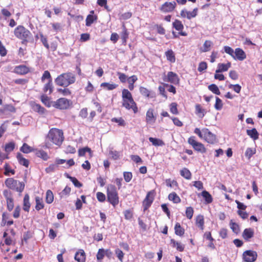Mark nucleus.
Instances as JSON below:
<instances>
[{
  "label": "nucleus",
  "mask_w": 262,
  "mask_h": 262,
  "mask_svg": "<svg viewBox=\"0 0 262 262\" xmlns=\"http://www.w3.org/2000/svg\"><path fill=\"white\" fill-rule=\"evenodd\" d=\"M70 101L68 99L61 98L52 102V106L60 110H65L69 107Z\"/></svg>",
  "instance_id": "obj_7"
},
{
  "label": "nucleus",
  "mask_w": 262,
  "mask_h": 262,
  "mask_svg": "<svg viewBox=\"0 0 262 262\" xmlns=\"http://www.w3.org/2000/svg\"><path fill=\"white\" fill-rule=\"evenodd\" d=\"M195 222L197 226L203 230L204 229V216L201 214L198 215L196 217Z\"/></svg>",
  "instance_id": "obj_24"
},
{
  "label": "nucleus",
  "mask_w": 262,
  "mask_h": 262,
  "mask_svg": "<svg viewBox=\"0 0 262 262\" xmlns=\"http://www.w3.org/2000/svg\"><path fill=\"white\" fill-rule=\"evenodd\" d=\"M174 232L176 235L181 236L184 234L185 231L180 223H177L174 226Z\"/></svg>",
  "instance_id": "obj_26"
},
{
  "label": "nucleus",
  "mask_w": 262,
  "mask_h": 262,
  "mask_svg": "<svg viewBox=\"0 0 262 262\" xmlns=\"http://www.w3.org/2000/svg\"><path fill=\"white\" fill-rule=\"evenodd\" d=\"M170 243L172 247L176 248L178 251L182 252L184 250V246L180 243L176 241L174 239L170 240Z\"/></svg>",
  "instance_id": "obj_23"
},
{
  "label": "nucleus",
  "mask_w": 262,
  "mask_h": 262,
  "mask_svg": "<svg viewBox=\"0 0 262 262\" xmlns=\"http://www.w3.org/2000/svg\"><path fill=\"white\" fill-rule=\"evenodd\" d=\"M153 192H149L143 202V204L145 206L144 208V211L150 205L153 201Z\"/></svg>",
  "instance_id": "obj_18"
},
{
  "label": "nucleus",
  "mask_w": 262,
  "mask_h": 262,
  "mask_svg": "<svg viewBox=\"0 0 262 262\" xmlns=\"http://www.w3.org/2000/svg\"><path fill=\"white\" fill-rule=\"evenodd\" d=\"M74 259L77 262H85L86 254L83 249H79L75 254Z\"/></svg>",
  "instance_id": "obj_14"
},
{
  "label": "nucleus",
  "mask_w": 262,
  "mask_h": 262,
  "mask_svg": "<svg viewBox=\"0 0 262 262\" xmlns=\"http://www.w3.org/2000/svg\"><path fill=\"white\" fill-rule=\"evenodd\" d=\"M168 199L174 203H178L181 201L179 196L175 192L170 193L168 195Z\"/></svg>",
  "instance_id": "obj_35"
},
{
  "label": "nucleus",
  "mask_w": 262,
  "mask_h": 262,
  "mask_svg": "<svg viewBox=\"0 0 262 262\" xmlns=\"http://www.w3.org/2000/svg\"><path fill=\"white\" fill-rule=\"evenodd\" d=\"M105 256L104 249L103 248L99 249L96 255L97 259L101 260Z\"/></svg>",
  "instance_id": "obj_48"
},
{
  "label": "nucleus",
  "mask_w": 262,
  "mask_h": 262,
  "mask_svg": "<svg viewBox=\"0 0 262 262\" xmlns=\"http://www.w3.org/2000/svg\"><path fill=\"white\" fill-rule=\"evenodd\" d=\"M181 175L187 180L191 178V173L190 171L187 168H184L180 171Z\"/></svg>",
  "instance_id": "obj_34"
},
{
  "label": "nucleus",
  "mask_w": 262,
  "mask_h": 262,
  "mask_svg": "<svg viewBox=\"0 0 262 262\" xmlns=\"http://www.w3.org/2000/svg\"><path fill=\"white\" fill-rule=\"evenodd\" d=\"M17 158L19 161V163L20 164H21L27 167H28V165H29L28 160L26 159L25 158H24L21 154H20V153L17 154Z\"/></svg>",
  "instance_id": "obj_30"
},
{
  "label": "nucleus",
  "mask_w": 262,
  "mask_h": 262,
  "mask_svg": "<svg viewBox=\"0 0 262 262\" xmlns=\"http://www.w3.org/2000/svg\"><path fill=\"white\" fill-rule=\"evenodd\" d=\"M124 178L126 182H129L132 178V173L130 172H124Z\"/></svg>",
  "instance_id": "obj_64"
},
{
  "label": "nucleus",
  "mask_w": 262,
  "mask_h": 262,
  "mask_svg": "<svg viewBox=\"0 0 262 262\" xmlns=\"http://www.w3.org/2000/svg\"><path fill=\"white\" fill-rule=\"evenodd\" d=\"M194 133L209 143L214 144L216 142V135L211 133L208 128H204L200 130V128H196Z\"/></svg>",
  "instance_id": "obj_2"
},
{
  "label": "nucleus",
  "mask_w": 262,
  "mask_h": 262,
  "mask_svg": "<svg viewBox=\"0 0 262 262\" xmlns=\"http://www.w3.org/2000/svg\"><path fill=\"white\" fill-rule=\"evenodd\" d=\"M204 236L205 238L209 240V244L208 245V247L212 249H215V247L213 243V242L214 241V238L211 236V233L210 232H206L204 234Z\"/></svg>",
  "instance_id": "obj_20"
},
{
  "label": "nucleus",
  "mask_w": 262,
  "mask_h": 262,
  "mask_svg": "<svg viewBox=\"0 0 262 262\" xmlns=\"http://www.w3.org/2000/svg\"><path fill=\"white\" fill-rule=\"evenodd\" d=\"M228 230L227 229L225 228H222L220 230L219 232V235L221 237H222L223 239H225L227 237V234Z\"/></svg>",
  "instance_id": "obj_61"
},
{
  "label": "nucleus",
  "mask_w": 262,
  "mask_h": 262,
  "mask_svg": "<svg viewBox=\"0 0 262 262\" xmlns=\"http://www.w3.org/2000/svg\"><path fill=\"white\" fill-rule=\"evenodd\" d=\"M41 102L47 107H50L52 105V102L50 100V98L46 95H42L41 96Z\"/></svg>",
  "instance_id": "obj_36"
},
{
  "label": "nucleus",
  "mask_w": 262,
  "mask_h": 262,
  "mask_svg": "<svg viewBox=\"0 0 262 262\" xmlns=\"http://www.w3.org/2000/svg\"><path fill=\"white\" fill-rule=\"evenodd\" d=\"M75 81V77L71 73H66L59 75L55 80L56 84L60 86H68Z\"/></svg>",
  "instance_id": "obj_3"
},
{
  "label": "nucleus",
  "mask_w": 262,
  "mask_h": 262,
  "mask_svg": "<svg viewBox=\"0 0 262 262\" xmlns=\"http://www.w3.org/2000/svg\"><path fill=\"white\" fill-rule=\"evenodd\" d=\"M247 134L253 140H256L258 138V133L255 128L252 129H247Z\"/></svg>",
  "instance_id": "obj_27"
},
{
  "label": "nucleus",
  "mask_w": 262,
  "mask_h": 262,
  "mask_svg": "<svg viewBox=\"0 0 262 262\" xmlns=\"http://www.w3.org/2000/svg\"><path fill=\"white\" fill-rule=\"evenodd\" d=\"M107 200L114 206L119 203V197L115 187L111 185L108 186L107 190Z\"/></svg>",
  "instance_id": "obj_5"
},
{
  "label": "nucleus",
  "mask_w": 262,
  "mask_h": 262,
  "mask_svg": "<svg viewBox=\"0 0 262 262\" xmlns=\"http://www.w3.org/2000/svg\"><path fill=\"white\" fill-rule=\"evenodd\" d=\"M100 86L107 90H113L117 88V84L115 83H110L107 82L102 83Z\"/></svg>",
  "instance_id": "obj_33"
},
{
  "label": "nucleus",
  "mask_w": 262,
  "mask_h": 262,
  "mask_svg": "<svg viewBox=\"0 0 262 262\" xmlns=\"http://www.w3.org/2000/svg\"><path fill=\"white\" fill-rule=\"evenodd\" d=\"M164 80L176 84L179 83V79L176 73L172 72H169L167 73V77H165Z\"/></svg>",
  "instance_id": "obj_13"
},
{
  "label": "nucleus",
  "mask_w": 262,
  "mask_h": 262,
  "mask_svg": "<svg viewBox=\"0 0 262 262\" xmlns=\"http://www.w3.org/2000/svg\"><path fill=\"white\" fill-rule=\"evenodd\" d=\"M140 92L143 96L146 97H150V92L146 88L142 86L140 87Z\"/></svg>",
  "instance_id": "obj_55"
},
{
  "label": "nucleus",
  "mask_w": 262,
  "mask_h": 262,
  "mask_svg": "<svg viewBox=\"0 0 262 262\" xmlns=\"http://www.w3.org/2000/svg\"><path fill=\"white\" fill-rule=\"evenodd\" d=\"M176 7L175 2H167L162 5L160 10L164 12H172Z\"/></svg>",
  "instance_id": "obj_11"
},
{
  "label": "nucleus",
  "mask_w": 262,
  "mask_h": 262,
  "mask_svg": "<svg viewBox=\"0 0 262 262\" xmlns=\"http://www.w3.org/2000/svg\"><path fill=\"white\" fill-rule=\"evenodd\" d=\"M23 209L26 212H29L30 207V203L29 202V195L28 194L25 195L23 201Z\"/></svg>",
  "instance_id": "obj_21"
},
{
  "label": "nucleus",
  "mask_w": 262,
  "mask_h": 262,
  "mask_svg": "<svg viewBox=\"0 0 262 262\" xmlns=\"http://www.w3.org/2000/svg\"><path fill=\"white\" fill-rule=\"evenodd\" d=\"M254 230L252 228L245 229L242 234L243 238L246 241H249L250 239L254 236Z\"/></svg>",
  "instance_id": "obj_16"
},
{
  "label": "nucleus",
  "mask_w": 262,
  "mask_h": 262,
  "mask_svg": "<svg viewBox=\"0 0 262 262\" xmlns=\"http://www.w3.org/2000/svg\"><path fill=\"white\" fill-rule=\"evenodd\" d=\"M110 155L114 160L118 159L120 157V152L116 150H111L110 151Z\"/></svg>",
  "instance_id": "obj_59"
},
{
  "label": "nucleus",
  "mask_w": 262,
  "mask_h": 262,
  "mask_svg": "<svg viewBox=\"0 0 262 262\" xmlns=\"http://www.w3.org/2000/svg\"><path fill=\"white\" fill-rule=\"evenodd\" d=\"M115 253H116L117 257L118 258V259L121 261H122L123 257H124V255L123 251L119 249H117L115 250Z\"/></svg>",
  "instance_id": "obj_57"
},
{
  "label": "nucleus",
  "mask_w": 262,
  "mask_h": 262,
  "mask_svg": "<svg viewBox=\"0 0 262 262\" xmlns=\"http://www.w3.org/2000/svg\"><path fill=\"white\" fill-rule=\"evenodd\" d=\"M166 184L167 186L170 187H177L178 186V183L177 182L174 180H171V179H167L165 181Z\"/></svg>",
  "instance_id": "obj_52"
},
{
  "label": "nucleus",
  "mask_w": 262,
  "mask_h": 262,
  "mask_svg": "<svg viewBox=\"0 0 262 262\" xmlns=\"http://www.w3.org/2000/svg\"><path fill=\"white\" fill-rule=\"evenodd\" d=\"M8 214H3V220H2V223L4 224V225L7 224L8 226H10L13 224V221L12 220H8L7 216Z\"/></svg>",
  "instance_id": "obj_49"
},
{
  "label": "nucleus",
  "mask_w": 262,
  "mask_h": 262,
  "mask_svg": "<svg viewBox=\"0 0 262 262\" xmlns=\"http://www.w3.org/2000/svg\"><path fill=\"white\" fill-rule=\"evenodd\" d=\"M35 209L36 210L38 211L40 209H42L44 207V204L43 200L39 196H36L35 198Z\"/></svg>",
  "instance_id": "obj_28"
},
{
  "label": "nucleus",
  "mask_w": 262,
  "mask_h": 262,
  "mask_svg": "<svg viewBox=\"0 0 262 262\" xmlns=\"http://www.w3.org/2000/svg\"><path fill=\"white\" fill-rule=\"evenodd\" d=\"M123 106L128 110L132 109L135 113L138 111V108L133 98L123 100Z\"/></svg>",
  "instance_id": "obj_10"
},
{
  "label": "nucleus",
  "mask_w": 262,
  "mask_h": 262,
  "mask_svg": "<svg viewBox=\"0 0 262 262\" xmlns=\"http://www.w3.org/2000/svg\"><path fill=\"white\" fill-rule=\"evenodd\" d=\"M257 257L256 252L252 250H246L243 253V259L246 262H254Z\"/></svg>",
  "instance_id": "obj_9"
},
{
  "label": "nucleus",
  "mask_w": 262,
  "mask_h": 262,
  "mask_svg": "<svg viewBox=\"0 0 262 262\" xmlns=\"http://www.w3.org/2000/svg\"><path fill=\"white\" fill-rule=\"evenodd\" d=\"M112 122L117 123L120 126H124L125 124L124 120L122 118H113L112 119Z\"/></svg>",
  "instance_id": "obj_56"
},
{
  "label": "nucleus",
  "mask_w": 262,
  "mask_h": 262,
  "mask_svg": "<svg viewBox=\"0 0 262 262\" xmlns=\"http://www.w3.org/2000/svg\"><path fill=\"white\" fill-rule=\"evenodd\" d=\"M57 91L63 96H68L71 94V92L68 89H58Z\"/></svg>",
  "instance_id": "obj_63"
},
{
  "label": "nucleus",
  "mask_w": 262,
  "mask_h": 262,
  "mask_svg": "<svg viewBox=\"0 0 262 262\" xmlns=\"http://www.w3.org/2000/svg\"><path fill=\"white\" fill-rule=\"evenodd\" d=\"M208 89L211 91L212 93L216 95L220 94V91L219 88L214 84H212L208 86Z\"/></svg>",
  "instance_id": "obj_45"
},
{
  "label": "nucleus",
  "mask_w": 262,
  "mask_h": 262,
  "mask_svg": "<svg viewBox=\"0 0 262 262\" xmlns=\"http://www.w3.org/2000/svg\"><path fill=\"white\" fill-rule=\"evenodd\" d=\"M20 150L24 153L28 154L32 151V148L27 144L24 143L21 147Z\"/></svg>",
  "instance_id": "obj_47"
},
{
  "label": "nucleus",
  "mask_w": 262,
  "mask_h": 262,
  "mask_svg": "<svg viewBox=\"0 0 262 262\" xmlns=\"http://www.w3.org/2000/svg\"><path fill=\"white\" fill-rule=\"evenodd\" d=\"M64 137L62 130L56 128L51 129L46 139V146L49 148L52 144L60 146L63 141Z\"/></svg>",
  "instance_id": "obj_1"
},
{
  "label": "nucleus",
  "mask_w": 262,
  "mask_h": 262,
  "mask_svg": "<svg viewBox=\"0 0 262 262\" xmlns=\"http://www.w3.org/2000/svg\"><path fill=\"white\" fill-rule=\"evenodd\" d=\"M14 71L16 73L19 74H25L29 72V69L25 66L21 65L16 67L14 69Z\"/></svg>",
  "instance_id": "obj_22"
},
{
  "label": "nucleus",
  "mask_w": 262,
  "mask_h": 262,
  "mask_svg": "<svg viewBox=\"0 0 262 262\" xmlns=\"http://www.w3.org/2000/svg\"><path fill=\"white\" fill-rule=\"evenodd\" d=\"M224 50L225 52L227 53L230 55L232 58L234 59H235V57L234 56V52L231 47L229 46H225L224 47Z\"/></svg>",
  "instance_id": "obj_51"
},
{
  "label": "nucleus",
  "mask_w": 262,
  "mask_h": 262,
  "mask_svg": "<svg viewBox=\"0 0 262 262\" xmlns=\"http://www.w3.org/2000/svg\"><path fill=\"white\" fill-rule=\"evenodd\" d=\"M214 107L216 110H220L223 107L222 101L219 97H216V102L214 105Z\"/></svg>",
  "instance_id": "obj_53"
},
{
  "label": "nucleus",
  "mask_w": 262,
  "mask_h": 262,
  "mask_svg": "<svg viewBox=\"0 0 262 262\" xmlns=\"http://www.w3.org/2000/svg\"><path fill=\"white\" fill-rule=\"evenodd\" d=\"M57 167V165L54 164H50L45 169L47 173H51L55 171L56 168Z\"/></svg>",
  "instance_id": "obj_58"
},
{
  "label": "nucleus",
  "mask_w": 262,
  "mask_h": 262,
  "mask_svg": "<svg viewBox=\"0 0 262 262\" xmlns=\"http://www.w3.org/2000/svg\"><path fill=\"white\" fill-rule=\"evenodd\" d=\"M154 110L149 108L146 112V121L147 123L153 124L155 122L156 117L154 115Z\"/></svg>",
  "instance_id": "obj_15"
},
{
  "label": "nucleus",
  "mask_w": 262,
  "mask_h": 262,
  "mask_svg": "<svg viewBox=\"0 0 262 262\" xmlns=\"http://www.w3.org/2000/svg\"><path fill=\"white\" fill-rule=\"evenodd\" d=\"M36 155L38 157L41 158L44 160H47L49 158L47 153L42 150L37 151Z\"/></svg>",
  "instance_id": "obj_41"
},
{
  "label": "nucleus",
  "mask_w": 262,
  "mask_h": 262,
  "mask_svg": "<svg viewBox=\"0 0 262 262\" xmlns=\"http://www.w3.org/2000/svg\"><path fill=\"white\" fill-rule=\"evenodd\" d=\"M167 59L171 62H174L176 58L173 52L171 50H168L165 53Z\"/></svg>",
  "instance_id": "obj_31"
},
{
  "label": "nucleus",
  "mask_w": 262,
  "mask_h": 262,
  "mask_svg": "<svg viewBox=\"0 0 262 262\" xmlns=\"http://www.w3.org/2000/svg\"><path fill=\"white\" fill-rule=\"evenodd\" d=\"M212 44L210 40H206L201 49V51L203 52L209 51Z\"/></svg>",
  "instance_id": "obj_32"
},
{
  "label": "nucleus",
  "mask_w": 262,
  "mask_h": 262,
  "mask_svg": "<svg viewBox=\"0 0 262 262\" xmlns=\"http://www.w3.org/2000/svg\"><path fill=\"white\" fill-rule=\"evenodd\" d=\"M5 184L10 189L15 190L19 192H21L25 187V184L23 183L15 180L13 178L6 179Z\"/></svg>",
  "instance_id": "obj_6"
},
{
  "label": "nucleus",
  "mask_w": 262,
  "mask_h": 262,
  "mask_svg": "<svg viewBox=\"0 0 262 262\" xmlns=\"http://www.w3.org/2000/svg\"><path fill=\"white\" fill-rule=\"evenodd\" d=\"M54 200V195L53 192L50 190H48L46 192V201L47 203H51Z\"/></svg>",
  "instance_id": "obj_37"
},
{
  "label": "nucleus",
  "mask_w": 262,
  "mask_h": 262,
  "mask_svg": "<svg viewBox=\"0 0 262 262\" xmlns=\"http://www.w3.org/2000/svg\"><path fill=\"white\" fill-rule=\"evenodd\" d=\"M256 150L253 148H248L245 152V156L248 159H250L252 155L255 153Z\"/></svg>",
  "instance_id": "obj_50"
},
{
  "label": "nucleus",
  "mask_w": 262,
  "mask_h": 262,
  "mask_svg": "<svg viewBox=\"0 0 262 262\" xmlns=\"http://www.w3.org/2000/svg\"><path fill=\"white\" fill-rule=\"evenodd\" d=\"M188 142L192 145L193 148L196 151L204 153L206 150L204 145L201 143L198 142L195 140L194 137H191L188 139Z\"/></svg>",
  "instance_id": "obj_8"
},
{
  "label": "nucleus",
  "mask_w": 262,
  "mask_h": 262,
  "mask_svg": "<svg viewBox=\"0 0 262 262\" xmlns=\"http://www.w3.org/2000/svg\"><path fill=\"white\" fill-rule=\"evenodd\" d=\"M149 140L155 146H162L165 144L164 142L160 139L150 137L149 138Z\"/></svg>",
  "instance_id": "obj_25"
},
{
  "label": "nucleus",
  "mask_w": 262,
  "mask_h": 262,
  "mask_svg": "<svg viewBox=\"0 0 262 262\" xmlns=\"http://www.w3.org/2000/svg\"><path fill=\"white\" fill-rule=\"evenodd\" d=\"M202 195L205 199V201L208 203H211L212 201L211 195L207 191H203L202 192Z\"/></svg>",
  "instance_id": "obj_42"
},
{
  "label": "nucleus",
  "mask_w": 262,
  "mask_h": 262,
  "mask_svg": "<svg viewBox=\"0 0 262 262\" xmlns=\"http://www.w3.org/2000/svg\"><path fill=\"white\" fill-rule=\"evenodd\" d=\"M33 109L40 114H43L45 112V108L38 104H34L33 106Z\"/></svg>",
  "instance_id": "obj_54"
},
{
  "label": "nucleus",
  "mask_w": 262,
  "mask_h": 262,
  "mask_svg": "<svg viewBox=\"0 0 262 262\" xmlns=\"http://www.w3.org/2000/svg\"><path fill=\"white\" fill-rule=\"evenodd\" d=\"M97 19V17L92 14H89L86 18V26H90Z\"/></svg>",
  "instance_id": "obj_39"
},
{
  "label": "nucleus",
  "mask_w": 262,
  "mask_h": 262,
  "mask_svg": "<svg viewBox=\"0 0 262 262\" xmlns=\"http://www.w3.org/2000/svg\"><path fill=\"white\" fill-rule=\"evenodd\" d=\"M231 66L230 62H228L226 64L219 63L217 66L218 69L215 71V73H221L227 71L229 68L231 67Z\"/></svg>",
  "instance_id": "obj_19"
},
{
  "label": "nucleus",
  "mask_w": 262,
  "mask_h": 262,
  "mask_svg": "<svg viewBox=\"0 0 262 262\" xmlns=\"http://www.w3.org/2000/svg\"><path fill=\"white\" fill-rule=\"evenodd\" d=\"M48 91L49 94H51L53 91V87L51 80H50L48 83L45 84L43 88V91L45 92H48Z\"/></svg>",
  "instance_id": "obj_46"
},
{
  "label": "nucleus",
  "mask_w": 262,
  "mask_h": 262,
  "mask_svg": "<svg viewBox=\"0 0 262 262\" xmlns=\"http://www.w3.org/2000/svg\"><path fill=\"white\" fill-rule=\"evenodd\" d=\"M86 152H89L91 153V149L89 147H85L82 149H80L78 151V154L79 156H84Z\"/></svg>",
  "instance_id": "obj_62"
},
{
  "label": "nucleus",
  "mask_w": 262,
  "mask_h": 262,
  "mask_svg": "<svg viewBox=\"0 0 262 262\" xmlns=\"http://www.w3.org/2000/svg\"><path fill=\"white\" fill-rule=\"evenodd\" d=\"M230 89H232L236 93H239L241 90V86L238 84H230L229 85Z\"/></svg>",
  "instance_id": "obj_60"
},
{
  "label": "nucleus",
  "mask_w": 262,
  "mask_h": 262,
  "mask_svg": "<svg viewBox=\"0 0 262 262\" xmlns=\"http://www.w3.org/2000/svg\"><path fill=\"white\" fill-rule=\"evenodd\" d=\"M230 228L233 232L237 234L240 231V229L238 225L235 223H234L231 220L230 223Z\"/></svg>",
  "instance_id": "obj_38"
},
{
  "label": "nucleus",
  "mask_w": 262,
  "mask_h": 262,
  "mask_svg": "<svg viewBox=\"0 0 262 262\" xmlns=\"http://www.w3.org/2000/svg\"><path fill=\"white\" fill-rule=\"evenodd\" d=\"M198 9L194 8L192 11H188L186 9H183L181 11L180 15L182 17H186L188 19L195 17L197 15Z\"/></svg>",
  "instance_id": "obj_12"
},
{
  "label": "nucleus",
  "mask_w": 262,
  "mask_h": 262,
  "mask_svg": "<svg viewBox=\"0 0 262 262\" xmlns=\"http://www.w3.org/2000/svg\"><path fill=\"white\" fill-rule=\"evenodd\" d=\"M173 28L178 31H182L184 28L181 21L179 20H175L172 24Z\"/></svg>",
  "instance_id": "obj_40"
},
{
  "label": "nucleus",
  "mask_w": 262,
  "mask_h": 262,
  "mask_svg": "<svg viewBox=\"0 0 262 262\" xmlns=\"http://www.w3.org/2000/svg\"><path fill=\"white\" fill-rule=\"evenodd\" d=\"M122 94L123 100L133 98L131 93L127 89H123Z\"/></svg>",
  "instance_id": "obj_44"
},
{
  "label": "nucleus",
  "mask_w": 262,
  "mask_h": 262,
  "mask_svg": "<svg viewBox=\"0 0 262 262\" xmlns=\"http://www.w3.org/2000/svg\"><path fill=\"white\" fill-rule=\"evenodd\" d=\"M137 77L135 75H133L127 79L128 88L130 90L132 91L134 89V83L137 80Z\"/></svg>",
  "instance_id": "obj_29"
},
{
  "label": "nucleus",
  "mask_w": 262,
  "mask_h": 262,
  "mask_svg": "<svg viewBox=\"0 0 262 262\" xmlns=\"http://www.w3.org/2000/svg\"><path fill=\"white\" fill-rule=\"evenodd\" d=\"M234 56L235 57V59H236L240 61H242L246 58V53L241 48H236L235 50Z\"/></svg>",
  "instance_id": "obj_17"
},
{
  "label": "nucleus",
  "mask_w": 262,
  "mask_h": 262,
  "mask_svg": "<svg viewBox=\"0 0 262 262\" xmlns=\"http://www.w3.org/2000/svg\"><path fill=\"white\" fill-rule=\"evenodd\" d=\"M14 34L16 37L23 40V43L28 41L31 37L30 32L22 26H19L15 29Z\"/></svg>",
  "instance_id": "obj_4"
},
{
  "label": "nucleus",
  "mask_w": 262,
  "mask_h": 262,
  "mask_svg": "<svg viewBox=\"0 0 262 262\" xmlns=\"http://www.w3.org/2000/svg\"><path fill=\"white\" fill-rule=\"evenodd\" d=\"M14 147H15L14 143L13 142H10L5 145V150L7 153H9L14 149Z\"/></svg>",
  "instance_id": "obj_43"
}]
</instances>
